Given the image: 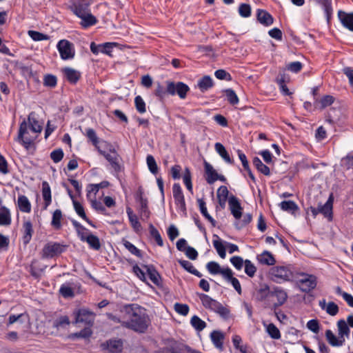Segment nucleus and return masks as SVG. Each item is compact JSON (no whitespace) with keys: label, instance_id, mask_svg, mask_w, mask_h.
<instances>
[{"label":"nucleus","instance_id":"6e6d98bb","mask_svg":"<svg viewBox=\"0 0 353 353\" xmlns=\"http://www.w3.org/2000/svg\"><path fill=\"white\" fill-rule=\"evenodd\" d=\"M149 231L150 235L154 238L157 244L162 247L163 245V241L158 230L152 224L149 225Z\"/></svg>","mask_w":353,"mask_h":353},{"label":"nucleus","instance_id":"39448f33","mask_svg":"<svg viewBox=\"0 0 353 353\" xmlns=\"http://www.w3.org/2000/svg\"><path fill=\"white\" fill-rule=\"evenodd\" d=\"M270 275L271 279L277 283L292 281L294 279V274L289 266H274L270 270Z\"/></svg>","mask_w":353,"mask_h":353},{"label":"nucleus","instance_id":"5701e85b","mask_svg":"<svg viewBox=\"0 0 353 353\" xmlns=\"http://www.w3.org/2000/svg\"><path fill=\"white\" fill-rule=\"evenodd\" d=\"M206 269L211 274H221L223 278L225 276V272H227L230 270V268H222L217 262L210 261L206 264Z\"/></svg>","mask_w":353,"mask_h":353},{"label":"nucleus","instance_id":"052dcab7","mask_svg":"<svg viewBox=\"0 0 353 353\" xmlns=\"http://www.w3.org/2000/svg\"><path fill=\"white\" fill-rule=\"evenodd\" d=\"M183 183L187 189L192 192V176L190 170L188 168H185L183 176Z\"/></svg>","mask_w":353,"mask_h":353},{"label":"nucleus","instance_id":"c756f323","mask_svg":"<svg viewBox=\"0 0 353 353\" xmlns=\"http://www.w3.org/2000/svg\"><path fill=\"white\" fill-rule=\"evenodd\" d=\"M79 18L81 19L80 25L85 29L94 26L98 22L97 18L92 15L90 11Z\"/></svg>","mask_w":353,"mask_h":353},{"label":"nucleus","instance_id":"6e6552de","mask_svg":"<svg viewBox=\"0 0 353 353\" xmlns=\"http://www.w3.org/2000/svg\"><path fill=\"white\" fill-rule=\"evenodd\" d=\"M57 48L63 60L72 59L74 57L75 50L74 45L68 40H60L57 45Z\"/></svg>","mask_w":353,"mask_h":353},{"label":"nucleus","instance_id":"e2e57ef3","mask_svg":"<svg viewBox=\"0 0 353 353\" xmlns=\"http://www.w3.org/2000/svg\"><path fill=\"white\" fill-rule=\"evenodd\" d=\"M146 163L150 172L153 174H156L158 172V165L152 155L148 154L147 156Z\"/></svg>","mask_w":353,"mask_h":353},{"label":"nucleus","instance_id":"9d476101","mask_svg":"<svg viewBox=\"0 0 353 353\" xmlns=\"http://www.w3.org/2000/svg\"><path fill=\"white\" fill-rule=\"evenodd\" d=\"M35 139L36 137L29 135L27 122L26 121H22L19 125L17 141L28 149L33 144Z\"/></svg>","mask_w":353,"mask_h":353},{"label":"nucleus","instance_id":"2eb2a0df","mask_svg":"<svg viewBox=\"0 0 353 353\" xmlns=\"http://www.w3.org/2000/svg\"><path fill=\"white\" fill-rule=\"evenodd\" d=\"M185 346L172 341L166 346L161 348L157 353H185Z\"/></svg>","mask_w":353,"mask_h":353},{"label":"nucleus","instance_id":"a878e982","mask_svg":"<svg viewBox=\"0 0 353 353\" xmlns=\"http://www.w3.org/2000/svg\"><path fill=\"white\" fill-rule=\"evenodd\" d=\"M28 122L30 130L34 133H40L42 130V126L37 118V114L34 112H31L28 117Z\"/></svg>","mask_w":353,"mask_h":353},{"label":"nucleus","instance_id":"b1692460","mask_svg":"<svg viewBox=\"0 0 353 353\" xmlns=\"http://www.w3.org/2000/svg\"><path fill=\"white\" fill-rule=\"evenodd\" d=\"M257 20L265 26H270L274 22L272 16L266 10L259 9L256 14Z\"/></svg>","mask_w":353,"mask_h":353},{"label":"nucleus","instance_id":"f257e3e1","mask_svg":"<svg viewBox=\"0 0 353 353\" xmlns=\"http://www.w3.org/2000/svg\"><path fill=\"white\" fill-rule=\"evenodd\" d=\"M121 312L127 315L124 327L138 333L145 332L150 324V319L144 308L134 304L126 305L121 308Z\"/></svg>","mask_w":353,"mask_h":353},{"label":"nucleus","instance_id":"58836bf2","mask_svg":"<svg viewBox=\"0 0 353 353\" xmlns=\"http://www.w3.org/2000/svg\"><path fill=\"white\" fill-rule=\"evenodd\" d=\"M11 214L6 206L0 207V225H10L11 224Z\"/></svg>","mask_w":353,"mask_h":353},{"label":"nucleus","instance_id":"0eeeda50","mask_svg":"<svg viewBox=\"0 0 353 353\" xmlns=\"http://www.w3.org/2000/svg\"><path fill=\"white\" fill-rule=\"evenodd\" d=\"M297 275L301 277L297 281V285L301 292L308 293L316 287L317 277L315 275L305 272L297 273Z\"/></svg>","mask_w":353,"mask_h":353},{"label":"nucleus","instance_id":"0e129e2a","mask_svg":"<svg viewBox=\"0 0 353 353\" xmlns=\"http://www.w3.org/2000/svg\"><path fill=\"white\" fill-rule=\"evenodd\" d=\"M92 334V331L91 330V327L86 326L85 328L81 330L79 332H76L72 334L73 338H82V339H88Z\"/></svg>","mask_w":353,"mask_h":353},{"label":"nucleus","instance_id":"864d4df0","mask_svg":"<svg viewBox=\"0 0 353 353\" xmlns=\"http://www.w3.org/2000/svg\"><path fill=\"white\" fill-rule=\"evenodd\" d=\"M190 324L199 332L202 331L206 327V323L196 315L191 318Z\"/></svg>","mask_w":353,"mask_h":353},{"label":"nucleus","instance_id":"393cba45","mask_svg":"<svg viewBox=\"0 0 353 353\" xmlns=\"http://www.w3.org/2000/svg\"><path fill=\"white\" fill-rule=\"evenodd\" d=\"M42 196L44 200L43 210H47L52 202L51 189L47 181L42 182Z\"/></svg>","mask_w":353,"mask_h":353},{"label":"nucleus","instance_id":"a18cd8bd","mask_svg":"<svg viewBox=\"0 0 353 353\" xmlns=\"http://www.w3.org/2000/svg\"><path fill=\"white\" fill-rule=\"evenodd\" d=\"M281 209L283 211L295 214L299 210L297 204L293 201H283L279 204Z\"/></svg>","mask_w":353,"mask_h":353},{"label":"nucleus","instance_id":"e433bc0d","mask_svg":"<svg viewBox=\"0 0 353 353\" xmlns=\"http://www.w3.org/2000/svg\"><path fill=\"white\" fill-rule=\"evenodd\" d=\"M85 136L88 138V139L92 143V144L95 147L98 152H99V150H101L102 149L99 145L100 141L95 130L92 128L85 129Z\"/></svg>","mask_w":353,"mask_h":353},{"label":"nucleus","instance_id":"6ab92c4d","mask_svg":"<svg viewBox=\"0 0 353 353\" xmlns=\"http://www.w3.org/2000/svg\"><path fill=\"white\" fill-rule=\"evenodd\" d=\"M319 305L321 310H325L330 316H336L339 311V306L333 301L326 303L325 299L320 300Z\"/></svg>","mask_w":353,"mask_h":353},{"label":"nucleus","instance_id":"dca6fc26","mask_svg":"<svg viewBox=\"0 0 353 353\" xmlns=\"http://www.w3.org/2000/svg\"><path fill=\"white\" fill-rule=\"evenodd\" d=\"M337 15L343 26L353 32V12L347 13L343 10H339Z\"/></svg>","mask_w":353,"mask_h":353},{"label":"nucleus","instance_id":"9b49d317","mask_svg":"<svg viewBox=\"0 0 353 353\" xmlns=\"http://www.w3.org/2000/svg\"><path fill=\"white\" fill-rule=\"evenodd\" d=\"M96 314L87 309L81 308L75 312L74 323H82L85 325L92 327L94 323Z\"/></svg>","mask_w":353,"mask_h":353},{"label":"nucleus","instance_id":"09e8293b","mask_svg":"<svg viewBox=\"0 0 353 353\" xmlns=\"http://www.w3.org/2000/svg\"><path fill=\"white\" fill-rule=\"evenodd\" d=\"M253 165L256 167L259 172H261L265 176H269L270 174V168L263 163L261 159L256 157L253 159Z\"/></svg>","mask_w":353,"mask_h":353},{"label":"nucleus","instance_id":"4468645a","mask_svg":"<svg viewBox=\"0 0 353 353\" xmlns=\"http://www.w3.org/2000/svg\"><path fill=\"white\" fill-rule=\"evenodd\" d=\"M173 197L175 204L179 207L181 211L185 212V201L184 195L179 183H174L172 186Z\"/></svg>","mask_w":353,"mask_h":353},{"label":"nucleus","instance_id":"a211bd4d","mask_svg":"<svg viewBox=\"0 0 353 353\" xmlns=\"http://www.w3.org/2000/svg\"><path fill=\"white\" fill-rule=\"evenodd\" d=\"M333 195L331 194L324 205H319L320 214H322L329 221H332L333 218Z\"/></svg>","mask_w":353,"mask_h":353},{"label":"nucleus","instance_id":"c85d7f7f","mask_svg":"<svg viewBox=\"0 0 353 353\" xmlns=\"http://www.w3.org/2000/svg\"><path fill=\"white\" fill-rule=\"evenodd\" d=\"M197 86L202 92H205L214 86L213 79L205 75L198 81Z\"/></svg>","mask_w":353,"mask_h":353},{"label":"nucleus","instance_id":"5fc2aeb1","mask_svg":"<svg viewBox=\"0 0 353 353\" xmlns=\"http://www.w3.org/2000/svg\"><path fill=\"white\" fill-rule=\"evenodd\" d=\"M118 45L117 43L115 42H106L99 45L100 47V52L107 54L110 57H112V52L114 47Z\"/></svg>","mask_w":353,"mask_h":353},{"label":"nucleus","instance_id":"680f3d73","mask_svg":"<svg viewBox=\"0 0 353 353\" xmlns=\"http://www.w3.org/2000/svg\"><path fill=\"white\" fill-rule=\"evenodd\" d=\"M123 245L125 248L133 255L142 258V252L141 251L138 249L134 245H133L132 243H130L128 241H124Z\"/></svg>","mask_w":353,"mask_h":353},{"label":"nucleus","instance_id":"3c124183","mask_svg":"<svg viewBox=\"0 0 353 353\" xmlns=\"http://www.w3.org/2000/svg\"><path fill=\"white\" fill-rule=\"evenodd\" d=\"M198 203H199V209H200V211H201V213L202 214V215L206 219H208L212 224L213 226H215V220L209 214V213L208 212V210H207V208H206V203L205 202L200 199H198Z\"/></svg>","mask_w":353,"mask_h":353},{"label":"nucleus","instance_id":"603ef678","mask_svg":"<svg viewBox=\"0 0 353 353\" xmlns=\"http://www.w3.org/2000/svg\"><path fill=\"white\" fill-rule=\"evenodd\" d=\"M62 219V212L61 210L57 209L54 210L52 214V219L51 221L52 226L55 230H59L61 228V221Z\"/></svg>","mask_w":353,"mask_h":353},{"label":"nucleus","instance_id":"a19ab883","mask_svg":"<svg viewBox=\"0 0 353 353\" xmlns=\"http://www.w3.org/2000/svg\"><path fill=\"white\" fill-rule=\"evenodd\" d=\"M147 269V272L150 280L156 285L159 286L161 285V276L156 269L152 266H145Z\"/></svg>","mask_w":353,"mask_h":353},{"label":"nucleus","instance_id":"7ed1b4c3","mask_svg":"<svg viewBox=\"0 0 353 353\" xmlns=\"http://www.w3.org/2000/svg\"><path fill=\"white\" fill-rule=\"evenodd\" d=\"M197 295L205 308L219 314L224 319H227L229 316L230 310L221 303L203 293H197Z\"/></svg>","mask_w":353,"mask_h":353},{"label":"nucleus","instance_id":"2f4dec72","mask_svg":"<svg viewBox=\"0 0 353 353\" xmlns=\"http://www.w3.org/2000/svg\"><path fill=\"white\" fill-rule=\"evenodd\" d=\"M223 279L230 282L238 294H241L242 290L240 282L236 278L233 276V272L230 268L227 272H225V276Z\"/></svg>","mask_w":353,"mask_h":353},{"label":"nucleus","instance_id":"4be33fe9","mask_svg":"<svg viewBox=\"0 0 353 353\" xmlns=\"http://www.w3.org/2000/svg\"><path fill=\"white\" fill-rule=\"evenodd\" d=\"M23 241L24 244H28L32 239L34 233L32 223L30 220L24 221L22 226Z\"/></svg>","mask_w":353,"mask_h":353},{"label":"nucleus","instance_id":"412c9836","mask_svg":"<svg viewBox=\"0 0 353 353\" xmlns=\"http://www.w3.org/2000/svg\"><path fill=\"white\" fill-rule=\"evenodd\" d=\"M103 346L110 353H120L123 350V341L121 339H110L103 344Z\"/></svg>","mask_w":353,"mask_h":353},{"label":"nucleus","instance_id":"aec40b11","mask_svg":"<svg viewBox=\"0 0 353 353\" xmlns=\"http://www.w3.org/2000/svg\"><path fill=\"white\" fill-rule=\"evenodd\" d=\"M62 72L68 81L72 84H76L81 78V72L70 67L63 68Z\"/></svg>","mask_w":353,"mask_h":353},{"label":"nucleus","instance_id":"c03bdc74","mask_svg":"<svg viewBox=\"0 0 353 353\" xmlns=\"http://www.w3.org/2000/svg\"><path fill=\"white\" fill-rule=\"evenodd\" d=\"M84 242H86L89 247L94 250H99L101 248L99 238L92 233L85 239Z\"/></svg>","mask_w":353,"mask_h":353},{"label":"nucleus","instance_id":"79ce46f5","mask_svg":"<svg viewBox=\"0 0 353 353\" xmlns=\"http://www.w3.org/2000/svg\"><path fill=\"white\" fill-rule=\"evenodd\" d=\"M257 259L260 263L267 265H272L276 262L273 255L268 251H264L257 256Z\"/></svg>","mask_w":353,"mask_h":353},{"label":"nucleus","instance_id":"f03ea898","mask_svg":"<svg viewBox=\"0 0 353 353\" xmlns=\"http://www.w3.org/2000/svg\"><path fill=\"white\" fill-rule=\"evenodd\" d=\"M259 292L261 295V299H264L268 296L276 298V302H275L272 307V309L275 310L283 305L287 301L288 297L286 291L279 286H274L270 289L268 285H265L263 288H261Z\"/></svg>","mask_w":353,"mask_h":353},{"label":"nucleus","instance_id":"f3484780","mask_svg":"<svg viewBox=\"0 0 353 353\" xmlns=\"http://www.w3.org/2000/svg\"><path fill=\"white\" fill-rule=\"evenodd\" d=\"M228 204L232 214L236 219H239L242 216L243 209L239 199L232 195L228 199Z\"/></svg>","mask_w":353,"mask_h":353},{"label":"nucleus","instance_id":"f704fd0d","mask_svg":"<svg viewBox=\"0 0 353 353\" xmlns=\"http://www.w3.org/2000/svg\"><path fill=\"white\" fill-rule=\"evenodd\" d=\"M70 324V321L67 315L59 316L52 321V327L57 330L65 328Z\"/></svg>","mask_w":353,"mask_h":353},{"label":"nucleus","instance_id":"bf43d9fd","mask_svg":"<svg viewBox=\"0 0 353 353\" xmlns=\"http://www.w3.org/2000/svg\"><path fill=\"white\" fill-rule=\"evenodd\" d=\"M106 316L108 319L115 323H120L121 326L124 327V322H126L127 321V315L121 314V312H120V314L119 315H114L112 313H107Z\"/></svg>","mask_w":353,"mask_h":353},{"label":"nucleus","instance_id":"bb28decb","mask_svg":"<svg viewBox=\"0 0 353 353\" xmlns=\"http://www.w3.org/2000/svg\"><path fill=\"white\" fill-rule=\"evenodd\" d=\"M210 339L213 345L219 350H223V334L219 330H214L210 334Z\"/></svg>","mask_w":353,"mask_h":353},{"label":"nucleus","instance_id":"ea45409f","mask_svg":"<svg viewBox=\"0 0 353 353\" xmlns=\"http://www.w3.org/2000/svg\"><path fill=\"white\" fill-rule=\"evenodd\" d=\"M73 205L75 212L81 218L85 220L89 225H90L93 228L96 227L95 225L92 223V221L88 218L85 213L83 205L79 202H78L76 200H73Z\"/></svg>","mask_w":353,"mask_h":353},{"label":"nucleus","instance_id":"338daca9","mask_svg":"<svg viewBox=\"0 0 353 353\" xmlns=\"http://www.w3.org/2000/svg\"><path fill=\"white\" fill-rule=\"evenodd\" d=\"M134 104L137 110L139 113L143 114L146 112L145 103L141 96L139 95L135 97Z\"/></svg>","mask_w":353,"mask_h":353},{"label":"nucleus","instance_id":"69168bd1","mask_svg":"<svg viewBox=\"0 0 353 353\" xmlns=\"http://www.w3.org/2000/svg\"><path fill=\"white\" fill-rule=\"evenodd\" d=\"M57 84V78L53 74H46L43 77V85L50 88H54Z\"/></svg>","mask_w":353,"mask_h":353},{"label":"nucleus","instance_id":"37998d69","mask_svg":"<svg viewBox=\"0 0 353 353\" xmlns=\"http://www.w3.org/2000/svg\"><path fill=\"white\" fill-rule=\"evenodd\" d=\"M17 202L19 208L21 212L29 213L31 211V204L26 196L19 195Z\"/></svg>","mask_w":353,"mask_h":353},{"label":"nucleus","instance_id":"de8ad7c7","mask_svg":"<svg viewBox=\"0 0 353 353\" xmlns=\"http://www.w3.org/2000/svg\"><path fill=\"white\" fill-rule=\"evenodd\" d=\"M334 101V98L331 95H325L321 99L315 100V105L319 106L321 109H324L331 105Z\"/></svg>","mask_w":353,"mask_h":353},{"label":"nucleus","instance_id":"4d7b16f0","mask_svg":"<svg viewBox=\"0 0 353 353\" xmlns=\"http://www.w3.org/2000/svg\"><path fill=\"white\" fill-rule=\"evenodd\" d=\"M223 92L225 94L227 100L231 105H236L239 103V97H237L234 90H233L232 89L228 88L223 90Z\"/></svg>","mask_w":353,"mask_h":353},{"label":"nucleus","instance_id":"f8f14e48","mask_svg":"<svg viewBox=\"0 0 353 353\" xmlns=\"http://www.w3.org/2000/svg\"><path fill=\"white\" fill-rule=\"evenodd\" d=\"M204 171L205 178L208 184H213L217 180L223 183L227 181L223 175L219 174L212 165L206 161H204Z\"/></svg>","mask_w":353,"mask_h":353},{"label":"nucleus","instance_id":"7c9ffc66","mask_svg":"<svg viewBox=\"0 0 353 353\" xmlns=\"http://www.w3.org/2000/svg\"><path fill=\"white\" fill-rule=\"evenodd\" d=\"M213 245L215 250H216L218 254L221 259H225L226 256V252H225V248L221 241V239L219 238V236L217 234L213 235Z\"/></svg>","mask_w":353,"mask_h":353},{"label":"nucleus","instance_id":"423d86ee","mask_svg":"<svg viewBox=\"0 0 353 353\" xmlns=\"http://www.w3.org/2000/svg\"><path fill=\"white\" fill-rule=\"evenodd\" d=\"M68 245L63 243L50 241L46 243L41 251L42 259H53L65 252Z\"/></svg>","mask_w":353,"mask_h":353},{"label":"nucleus","instance_id":"20e7f679","mask_svg":"<svg viewBox=\"0 0 353 353\" xmlns=\"http://www.w3.org/2000/svg\"><path fill=\"white\" fill-rule=\"evenodd\" d=\"M105 147L108 149V152L105 150H99V154L104 157V158L110 163L111 168L114 172L119 173L122 171V165L121 164V157L117 152L114 147L110 143L105 141H102Z\"/></svg>","mask_w":353,"mask_h":353},{"label":"nucleus","instance_id":"cd10ccee","mask_svg":"<svg viewBox=\"0 0 353 353\" xmlns=\"http://www.w3.org/2000/svg\"><path fill=\"white\" fill-rule=\"evenodd\" d=\"M72 224L73 227L74 228L75 231H76V232L77 234V236L79 238V239L81 241L84 242L85 239L89 234H90L91 232H90L88 229H87L85 227L82 225L80 223H79L76 220H72Z\"/></svg>","mask_w":353,"mask_h":353},{"label":"nucleus","instance_id":"13d9d810","mask_svg":"<svg viewBox=\"0 0 353 353\" xmlns=\"http://www.w3.org/2000/svg\"><path fill=\"white\" fill-rule=\"evenodd\" d=\"M341 165L346 170L353 168V152H349L341 160Z\"/></svg>","mask_w":353,"mask_h":353},{"label":"nucleus","instance_id":"72a5a7b5","mask_svg":"<svg viewBox=\"0 0 353 353\" xmlns=\"http://www.w3.org/2000/svg\"><path fill=\"white\" fill-rule=\"evenodd\" d=\"M317 3L319 4L324 10L327 21H329L332 17V0H316Z\"/></svg>","mask_w":353,"mask_h":353},{"label":"nucleus","instance_id":"c9c22d12","mask_svg":"<svg viewBox=\"0 0 353 353\" xmlns=\"http://www.w3.org/2000/svg\"><path fill=\"white\" fill-rule=\"evenodd\" d=\"M178 263L183 269H185L187 272L192 274L193 275L196 276L197 277L199 278L203 276L202 274L199 271H198L194 267L193 264L189 261L184 259H179Z\"/></svg>","mask_w":353,"mask_h":353},{"label":"nucleus","instance_id":"473e14b6","mask_svg":"<svg viewBox=\"0 0 353 353\" xmlns=\"http://www.w3.org/2000/svg\"><path fill=\"white\" fill-rule=\"evenodd\" d=\"M126 213L128 216L131 226L135 232H139L141 230V225L138 220L137 215L133 212L130 208H126Z\"/></svg>","mask_w":353,"mask_h":353},{"label":"nucleus","instance_id":"774afa93","mask_svg":"<svg viewBox=\"0 0 353 353\" xmlns=\"http://www.w3.org/2000/svg\"><path fill=\"white\" fill-rule=\"evenodd\" d=\"M268 334L274 339H279L281 337L279 330L273 323H270L267 327Z\"/></svg>","mask_w":353,"mask_h":353},{"label":"nucleus","instance_id":"8fccbe9b","mask_svg":"<svg viewBox=\"0 0 353 353\" xmlns=\"http://www.w3.org/2000/svg\"><path fill=\"white\" fill-rule=\"evenodd\" d=\"M325 336L328 343L332 346H341L345 341L344 339L339 340L330 330H326Z\"/></svg>","mask_w":353,"mask_h":353},{"label":"nucleus","instance_id":"1a4fd4ad","mask_svg":"<svg viewBox=\"0 0 353 353\" xmlns=\"http://www.w3.org/2000/svg\"><path fill=\"white\" fill-rule=\"evenodd\" d=\"M167 92L170 95L177 94L181 99L186 97L188 92L190 88L188 85L183 82H176L168 81H166Z\"/></svg>","mask_w":353,"mask_h":353},{"label":"nucleus","instance_id":"4c0bfd02","mask_svg":"<svg viewBox=\"0 0 353 353\" xmlns=\"http://www.w3.org/2000/svg\"><path fill=\"white\" fill-rule=\"evenodd\" d=\"M216 152L221 157V158L228 163L232 164L233 160L226 150L225 148L221 143H216L214 145Z\"/></svg>","mask_w":353,"mask_h":353},{"label":"nucleus","instance_id":"49530a36","mask_svg":"<svg viewBox=\"0 0 353 353\" xmlns=\"http://www.w3.org/2000/svg\"><path fill=\"white\" fill-rule=\"evenodd\" d=\"M337 327L340 338L343 339L344 336L349 337L350 330L345 320L341 319L338 321Z\"/></svg>","mask_w":353,"mask_h":353},{"label":"nucleus","instance_id":"ddd939ff","mask_svg":"<svg viewBox=\"0 0 353 353\" xmlns=\"http://www.w3.org/2000/svg\"><path fill=\"white\" fill-rule=\"evenodd\" d=\"M89 3L86 0H72L70 9L78 17H81L90 11Z\"/></svg>","mask_w":353,"mask_h":353}]
</instances>
